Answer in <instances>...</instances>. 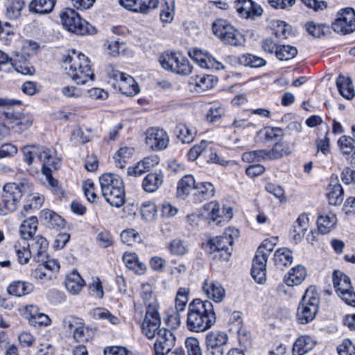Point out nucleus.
<instances>
[{
	"label": "nucleus",
	"mask_w": 355,
	"mask_h": 355,
	"mask_svg": "<svg viewBox=\"0 0 355 355\" xmlns=\"http://www.w3.org/2000/svg\"><path fill=\"white\" fill-rule=\"evenodd\" d=\"M216 320V313L211 302L197 298L189 304L187 318V328L189 331L204 332L210 329Z\"/></svg>",
	"instance_id": "1"
},
{
	"label": "nucleus",
	"mask_w": 355,
	"mask_h": 355,
	"mask_svg": "<svg viewBox=\"0 0 355 355\" xmlns=\"http://www.w3.org/2000/svg\"><path fill=\"white\" fill-rule=\"evenodd\" d=\"M102 196L112 207H120L125 202L124 184L120 176L105 173L99 178Z\"/></svg>",
	"instance_id": "2"
},
{
	"label": "nucleus",
	"mask_w": 355,
	"mask_h": 355,
	"mask_svg": "<svg viewBox=\"0 0 355 355\" xmlns=\"http://www.w3.org/2000/svg\"><path fill=\"white\" fill-rule=\"evenodd\" d=\"M49 243L47 240L42 236H36L29 243L26 241H18L14 245V248L17 257V260L20 264H26L29 261L32 254L33 259L40 263L43 261L46 257V250Z\"/></svg>",
	"instance_id": "3"
},
{
	"label": "nucleus",
	"mask_w": 355,
	"mask_h": 355,
	"mask_svg": "<svg viewBox=\"0 0 355 355\" xmlns=\"http://www.w3.org/2000/svg\"><path fill=\"white\" fill-rule=\"evenodd\" d=\"M31 182L24 180L19 183L10 182L6 184L3 188L2 202L0 205V215H6L17 209L19 200L23 195L32 191Z\"/></svg>",
	"instance_id": "4"
},
{
	"label": "nucleus",
	"mask_w": 355,
	"mask_h": 355,
	"mask_svg": "<svg viewBox=\"0 0 355 355\" xmlns=\"http://www.w3.org/2000/svg\"><path fill=\"white\" fill-rule=\"evenodd\" d=\"M212 31L223 42L228 44H238L241 43L239 38H243L244 42H252L255 37L254 33L251 31H245L244 35L241 34L226 20L223 19H216L212 24Z\"/></svg>",
	"instance_id": "5"
},
{
	"label": "nucleus",
	"mask_w": 355,
	"mask_h": 355,
	"mask_svg": "<svg viewBox=\"0 0 355 355\" xmlns=\"http://www.w3.org/2000/svg\"><path fill=\"white\" fill-rule=\"evenodd\" d=\"M319 304L320 298L315 288L310 286L306 290L297 309V322L302 324L312 322L318 312Z\"/></svg>",
	"instance_id": "6"
},
{
	"label": "nucleus",
	"mask_w": 355,
	"mask_h": 355,
	"mask_svg": "<svg viewBox=\"0 0 355 355\" xmlns=\"http://www.w3.org/2000/svg\"><path fill=\"white\" fill-rule=\"evenodd\" d=\"M275 244L270 241L264 240L258 248L252 261L251 275L259 284H263L266 279V262L270 253L273 251Z\"/></svg>",
	"instance_id": "7"
},
{
	"label": "nucleus",
	"mask_w": 355,
	"mask_h": 355,
	"mask_svg": "<svg viewBox=\"0 0 355 355\" xmlns=\"http://www.w3.org/2000/svg\"><path fill=\"white\" fill-rule=\"evenodd\" d=\"M334 287L338 295L347 305L355 306V293L349 277L340 270H334L332 275Z\"/></svg>",
	"instance_id": "8"
},
{
	"label": "nucleus",
	"mask_w": 355,
	"mask_h": 355,
	"mask_svg": "<svg viewBox=\"0 0 355 355\" xmlns=\"http://www.w3.org/2000/svg\"><path fill=\"white\" fill-rule=\"evenodd\" d=\"M76 58L80 61L78 68L71 64L74 61V58L71 55L64 56L63 62L69 66L65 67L67 74L76 82L77 85H85L89 80V64L84 54L79 53Z\"/></svg>",
	"instance_id": "9"
},
{
	"label": "nucleus",
	"mask_w": 355,
	"mask_h": 355,
	"mask_svg": "<svg viewBox=\"0 0 355 355\" xmlns=\"http://www.w3.org/2000/svg\"><path fill=\"white\" fill-rule=\"evenodd\" d=\"M232 236L227 232L220 236L211 239L207 243L209 248V253L213 254V258L222 261H227L232 254Z\"/></svg>",
	"instance_id": "10"
},
{
	"label": "nucleus",
	"mask_w": 355,
	"mask_h": 355,
	"mask_svg": "<svg viewBox=\"0 0 355 355\" xmlns=\"http://www.w3.org/2000/svg\"><path fill=\"white\" fill-rule=\"evenodd\" d=\"M331 28L342 35L351 34L355 31V11L352 8L341 9L338 17L332 22Z\"/></svg>",
	"instance_id": "11"
},
{
	"label": "nucleus",
	"mask_w": 355,
	"mask_h": 355,
	"mask_svg": "<svg viewBox=\"0 0 355 355\" xmlns=\"http://www.w3.org/2000/svg\"><path fill=\"white\" fill-rule=\"evenodd\" d=\"M60 16L62 24L68 31L77 35H84L88 32L87 22L83 21L73 9L65 8Z\"/></svg>",
	"instance_id": "12"
},
{
	"label": "nucleus",
	"mask_w": 355,
	"mask_h": 355,
	"mask_svg": "<svg viewBox=\"0 0 355 355\" xmlns=\"http://www.w3.org/2000/svg\"><path fill=\"white\" fill-rule=\"evenodd\" d=\"M146 144L153 150H162L167 148L169 144V137L162 128L152 127L145 132Z\"/></svg>",
	"instance_id": "13"
},
{
	"label": "nucleus",
	"mask_w": 355,
	"mask_h": 355,
	"mask_svg": "<svg viewBox=\"0 0 355 355\" xmlns=\"http://www.w3.org/2000/svg\"><path fill=\"white\" fill-rule=\"evenodd\" d=\"M188 53L189 57L202 68L217 70L225 69V66L221 62L200 48H192L189 50Z\"/></svg>",
	"instance_id": "14"
},
{
	"label": "nucleus",
	"mask_w": 355,
	"mask_h": 355,
	"mask_svg": "<svg viewBox=\"0 0 355 355\" xmlns=\"http://www.w3.org/2000/svg\"><path fill=\"white\" fill-rule=\"evenodd\" d=\"M175 338L173 333L164 328L159 329L154 343V355H166L174 347Z\"/></svg>",
	"instance_id": "15"
},
{
	"label": "nucleus",
	"mask_w": 355,
	"mask_h": 355,
	"mask_svg": "<svg viewBox=\"0 0 355 355\" xmlns=\"http://www.w3.org/2000/svg\"><path fill=\"white\" fill-rule=\"evenodd\" d=\"M24 161L31 165L34 159L36 158L42 164L46 159H51V151L42 146L28 145L23 148Z\"/></svg>",
	"instance_id": "16"
},
{
	"label": "nucleus",
	"mask_w": 355,
	"mask_h": 355,
	"mask_svg": "<svg viewBox=\"0 0 355 355\" xmlns=\"http://www.w3.org/2000/svg\"><path fill=\"white\" fill-rule=\"evenodd\" d=\"M119 4L128 10L146 14L157 8L159 0H119Z\"/></svg>",
	"instance_id": "17"
},
{
	"label": "nucleus",
	"mask_w": 355,
	"mask_h": 355,
	"mask_svg": "<svg viewBox=\"0 0 355 355\" xmlns=\"http://www.w3.org/2000/svg\"><path fill=\"white\" fill-rule=\"evenodd\" d=\"M234 8L239 15L245 19H254L262 15L261 7L252 0H236Z\"/></svg>",
	"instance_id": "18"
},
{
	"label": "nucleus",
	"mask_w": 355,
	"mask_h": 355,
	"mask_svg": "<svg viewBox=\"0 0 355 355\" xmlns=\"http://www.w3.org/2000/svg\"><path fill=\"white\" fill-rule=\"evenodd\" d=\"M160 324L161 319L158 311L150 314L146 313L145 318L141 326L142 332L147 338L152 339L155 336H157V332L160 329Z\"/></svg>",
	"instance_id": "19"
},
{
	"label": "nucleus",
	"mask_w": 355,
	"mask_h": 355,
	"mask_svg": "<svg viewBox=\"0 0 355 355\" xmlns=\"http://www.w3.org/2000/svg\"><path fill=\"white\" fill-rule=\"evenodd\" d=\"M202 289L207 297L215 302H222L225 296V288L219 282L214 280L205 279Z\"/></svg>",
	"instance_id": "20"
},
{
	"label": "nucleus",
	"mask_w": 355,
	"mask_h": 355,
	"mask_svg": "<svg viewBox=\"0 0 355 355\" xmlns=\"http://www.w3.org/2000/svg\"><path fill=\"white\" fill-rule=\"evenodd\" d=\"M214 193L215 188L211 182H198L192 195L193 201L195 203H200L212 198Z\"/></svg>",
	"instance_id": "21"
},
{
	"label": "nucleus",
	"mask_w": 355,
	"mask_h": 355,
	"mask_svg": "<svg viewBox=\"0 0 355 355\" xmlns=\"http://www.w3.org/2000/svg\"><path fill=\"white\" fill-rule=\"evenodd\" d=\"M293 150V144L289 141L281 140L276 142L270 150H266L268 160L280 159L290 155Z\"/></svg>",
	"instance_id": "22"
},
{
	"label": "nucleus",
	"mask_w": 355,
	"mask_h": 355,
	"mask_svg": "<svg viewBox=\"0 0 355 355\" xmlns=\"http://www.w3.org/2000/svg\"><path fill=\"white\" fill-rule=\"evenodd\" d=\"M121 76V78L114 84V87H117L121 94L126 96H134L137 94L139 89L135 79L131 76L126 73Z\"/></svg>",
	"instance_id": "23"
},
{
	"label": "nucleus",
	"mask_w": 355,
	"mask_h": 355,
	"mask_svg": "<svg viewBox=\"0 0 355 355\" xmlns=\"http://www.w3.org/2000/svg\"><path fill=\"white\" fill-rule=\"evenodd\" d=\"M309 227V218L306 214L299 216L291 230L293 240L295 243L302 241Z\"/></svg>",
	"instance_id": "24"
},
{
	"label": "nucleus",
	"mask_w": 355,
	"mask_h": 355,
	"mask_svg": "<svg viewBox=\"0 0 355 355\" xmlns=\"http://www.w3.org/2000/svg\"><path fill=\"white\" fill-rule=\"evenodd\" d=\"M85 286V282L76 270H73L66 275L65 287L69 293L77 295Z\"/></svg>",
	"instance_id": "25"
},
{
	"label": "nucleus",
	"mask_w": 355,
	"mask_h": 355,
	"mask_svg": "<svg viewBox=\"0 0 355 355\" xmlns=\"http://www.w3.org/2000/svg\"><path fill=\"white\" fill-rule=\"evenodd\" d=\"M140 296L145 305L146 313L150 314L157 312L158 303L153 295V288L150 284L142 285Z\"/></svg>",
	"instance_id": "26"
},
{
	"label": "nucleus",
	"mask_w": 355,
	"mask_h": 355,
	"mask_svg": "<svg viewBox=\"0 0 355 355\" xmlns=\"http://www.w3.org/2000/svg\"><path fill=\"white\" fill-rule=\"evenodd\" d=\"M38 220L35 216L28 217L24 220L19 227V233L21 241H27L29 239H33L34 235L37 230Z\"/></svg>",
	"instance_id": "27"
},
{
	"label": "nucleus",
	"mask_w": 355,
	"mask_h": 355,
	"mask_svg": "<svg viewBox=\"0 0 355 355\" xmlns=\"http://www.w3.org/2000/svg\"><path fill=\"white\" fill-rule=\"evenodd\" d=\"M265 51L275 53L276 57L280 60H288L297 54V49L294 46H263Z\"/></svg>",
	"instance_id": "28"
},
{
	"label": "nucleus",
	"mask_w": 355,
	"mask_h": 355,
	"mask_svg": "<svg viewBox=\"0 0 355 355\" xmlns=\"http://www.w3.org/2000/svg\"><path fill=\"white\" fill-rule=\"evenodd\" d=\"M336 178H331V182L327 187V197L329 203L332 205H339L343 202L344 191L339 183H337Z\"/></svg>",
	"instance_id": "29"
},
{
	"label": "nucleus",
	"mask_w": 355,
	"mask_h": 355,
	"mask_svg": "<svg viewBox=\"0 0 355 355\" xmlns=\"http://www.w3.org/2000/svg\"><path fill=\"white\" fill-rule=\"evenodd\" d=\"M306 276V268L298 265L292 268L284 277V282L288 286H294L300 284Z\"/></svg>",
	"instance_id": "30"
},
{
	"label": "nucleus",
	"mask_w": 355,
	"mask_h": 355,
	"mask_svg": "<svg viewBox=\"0 0 355 355\" xmlns=\"http://www.w3.org/2000/svg\"><path fill=\"white\" fill-rule=\"evenodd\" d=\"M34 290L32 283L24 281H14L9 284L7 292L9 295L21 297L31 293Z\"/></svg>",
	"instance_id": "31"
},
{
	"label": "nucleus",
	"mask_w": 355,
	"mask_h": 355,
	"mask_svg": "<svg viewBox=\"0 0 355 355\" xmlns=\"http://www.w3.org/2000/svg\"><path fill=\"white\" fill-rule=\"evenodd\" d=\"M340 94L346 99L350 100L355 96V91L350 78L339 75L336 81Z\"/></svg>",
	"instance_id": "32"
},
{
	"label": "nucleus",
	"mask_w": 355,
	"mask_h": 355,
	"mask_svg": "<svg viewBox=\"0 0 355 355\" xmlns=\"http://www.w3.org/2000/svg\"><path fill=\"white\" fill-rule=\"evenodd\" d=\"M315 343L309 336L299 337L293 344V355H304L315 347Z\"/></svg>",
	"instance_id": "33"
},
{
	"label": "nucleus",
	"mask_w": 355,
	"mask_h": 355,
	"mask_svg": "<svg viewBox=\"0 0 355 355\" xmlns=\"http://www.w3.org/2000/svg\"><path fill=\"white\" fill-rule=\"evenodd\" d=\"M163 178L160 171L148 174L143 180V189L149 193L157 191L163 183Z\"/></svg>",
	"instance_id": "34"
},
{
	"label": "nucleus",
	"mask_w": 355,
	"mask_h": 355,
	"mask_svg": "<svg viewBox=\"0 0 355 355\" xmlns=\"http://www.w3.org/2000/svg\"><path fill=\"white\" fill-rule=\"evenodd\" d=\"M196 182L193 176L186 175L183 176L178 182L177 187V196L179 198H184L191 191H194Z\"/></svg>",
	"instance_id": "35"
},
{
	"label": "nucleus",
	"mask_w": 355,
	"mask_h": 355,
	"mask_svg": "<svg viewBox=\"0 0 355 355\" xmlns=\"http://www.w3.org/2000/svg\"><path fill=\"white\" fill-rule=\"evenodd\" d=\"M123 261L128 268L139 275L143 274L146 269V265L139 261L135 253L125 252L123 255Z\"/></svg>",
	"instance_id": "36"
},
{
	"label": "nucleus",
	"mask_w": 355,
	"mask_h": 355,
	"mask_svg": "<svg viewBox=\"0 0 355 355\" xmlns=\"http://www.w3.org/2000/svg\"><path fill=\"white\" fill-rule=\"evenodd\" d=\"M308 33L313 37L320 38L326 37L331 33V28L324 24H315L313 21H308L305 24Z\"/></svg>",
	"instance_id": "37"
},
{
	"label": "nucleus",
	"mask_w": 355,
	"mask_h": 355,
	"mask_svg": "<svg viewBox=\"0 0 355 355\" xmlns=\"http://www.w3.org/2000/svg\"><path fill=\"white\" fill-rule=\"evenodd\" d=\"M176 134L182 143L190 144L193 141L197 130L195 128L189 127L186 124H179L176 126Z\"/></svg>",
	"instance_id": "38"
},
{
	"label": "nucleus",
	"mask_w": 355,
	"mask_h": 355,
	"mask_svg": "<svg viewBox=\"0 0 355 355\" xmlns=\"http://www.w3.org/2000/svg\"><path fill=\"white\" fill-rule=\"evenodd\" d=\"M6 117L11 121L14 125L20 126L21 129H26L33 123V117L29 114L6 112Z\"/></svg>",
	"instance_id": "39"
},
{
	"label": "nucleus",
	"mask_w": 355,
	"mask_h": 355,
	"mask_svg": "<svg viewBox=\"0 0 355 355\" xmlns=\"http://www.w3.org/2000/svg\"><path fill=\"white\" fill-rule=\"evenodd\" d=\"M55 3V0H33L30 5V11L39 14L50 12Z\"/></svg>",
	"instance_id": "40"
},
{
	"label": "nucleus",
	"mask_w": 355,
	"mask_h": 355,
	"mask_svg": "<svg viewBox=\"0 0 355 355\" xmlns=\"http://www.w3.org/2000/svg\"><path fill=\"white\" fill-rule=\"evenodd\" d=\"M171 59L175 61L172 72L183 76L189 75L192 72L193 67L190 64L188 59L182 54H180L178 58H172Z\"/></svg>",
	"instance_id": "41"
},
{
	"label": "nucleus",
	"mask_w": 355,
	"mask_h": 355,
	"mask_svg": "<svg viewBox=\"0 0 355 355\" xmlns=\"http://www.w3.org/2000/svg\"><path fill=\"white\" fill-rule=\"evenodd\" d=\"M228 340L225 333L220 331H211L206 336L207 347H224Z\"/></svg>",
	"instance_id": "42"
},
{
	"label": "nucleus",
	"mask_w": 355,
	"mask_h": 355,
	"mask_svg": "<svg viewBox=\"0 0 355 355\" xmlns=\"http://www.w3.org/2000/svg\"><path fill=\"white\" fill-rule=\"evenodd\" d=\"M336 223V218L334 215H320L317 220L318 231L326 234L331 232Z\"/></svg>",
	"instance_id": "43"
},
{
	"label": "nucleus",
	"mask_w": 355,
	"mask_h": 355,
	"mask_svg": "<svg viewBox=\"0 0 355 355\" xmlns=\"http://www.w3.org/2000/svg\"><path fill=\"white\" fill-rule=\"evenodd\" d=\"M41 217L45 220L49 227H64V219L55 212L45 209L41 211Z\"/></svg>",
	"instance_id": "44"
},
{
	"label": "nucleus",
	"mask_w": 355,
	"mask_h": 355,
	"mask_svg": "<svg viewBox=\"0 0 355 355\" xmlns=\"http://www.w3.org/2000/svg\"><path fill=\"white\" fill-rule=\"evenodd\" d=\"M273 261L277 266L289 265L293 261L292 252L286 248H279L275 251Z\"/></svg>",
	"instance_id": "45"
},
{
	"label": "nucleus",
	"mask_w": 355,
	"mask_h": 355,
	"mask_svg": "<svg viewBox=\"0 0 355 355\" xmlns=\"http://www.w3.org/2000/svg\"><path fill=\"white\" fill-rule=\"evenodd\" d=\"M134 151L133 148L127 146L119 148L113 157L116 166L119 168H123L127 159L131 157Z\"/></svg>",
	"instance_id": "46"
},
{
	"label": "nucleus",
	"mask_w": 355,
	"mask_h": 355,
	"mask_svg": "<svg viewBox=\"0 0 355 355\" xmlns=\"http://www.w3.org/2000/svg\"><path fill=\"white\" fill-rule=\"evenodd\" d=\"M175 15V1L163 0L161 7L160 18L163 21H171Z\"/></svg>",
	"instance_id": "47"
},
{
	"label": "nucleus",
	"mask_w": 355,
	"mask_h": 355,
	"mask_svg": "<svg viewBox=\"0 0 355 355\" xmlns=\"http://www.w3.org/2000/svg\"><path fill=\"white\" fill-rule=\"evenodd\" d=\"M266 64V61L261 57L250 53H245L241 55V65L251 68H259Z\"/></svg>",
	"instance_id": "48"
},
{
	"label": "nucleus",
	"mask_w": 355,
	"mask_h": 355,
	"mask_svg": "<svg viewBox=\"0 0 355 355\" xmlns=\"http://www.w3.org/2000/svg\"><path fill=\"white\" fill-rule=\"evenodd\" d=\"M24 2L21 0H8L6 3V15L9 19H16L21 13Z\"/></svg>",
	"instance_id": "49"
},
{
	"label": "nucleus",
	"mask_w": 355,
	"mask_h": 355,
	"mask_svg": "<svg viewBox=\"0 0 355 355\" xmlns=\"http://www.w3.org/2000/svg\"><path fill=\"white\" fill-rule=\"evenodd\" d=\"M168 248L172 254L177 256H183L189 251L188 245L179 239L171 241L168 243Z\"/></svg>",
	"instance_id": "50"
},
{
	"label": "nucleus",
	"mask_w": 355,
	"mask_h": 355,
	"mask_svg": "<svg viewBox=\"0 0 355 355\" xmlns=\"http://www.w3.org/2000/svg\"><path fill=\"white\" fill-rule=\"evenodd\" d=\"M216 83L212 76H199L196 78V87L198 92H205L212 88Z\"/></svg>",
	"instance_id": "51"
},
{
	"label": "nucleus",
	"mask_w": 355,
	"mask_h": 355,
	"mask_svg": "<svg viewBox=\"0 0 355 355\" xmlns=\"http://www.w3.org/2000/svg\"><path fill=\"white\" fill-rule=\"evenodd\" d=\"M121 242L127 245H133L136 243H140L141 241L139 234L134 229H128L121 233Z\"/></svg>",
	"instance_id": "52"
},
{
	"label": "nucleus",
	"mask_w": 355,
	"mask_h": 355,
	"mask_svg": "<svg viewBox=\"0 0 355 355\" xmlns=\"http://www.w3.org/2000/svg\"><path fill=\"white\" fill-rule=\"evenodd\" d=\"M49 187L51 191L60 199L66 197L64 189L59 185L58 181L53 178L51 173L46 169L45 174Z\"/></svg>",
	"instance_id": "53"
},
{
	"label": "nucleus",
	"mask_w": 355,
	"mask_h": 355,
	"mask_svg": "<svg viewBox=\"0 0 355 355\" xmlns=\"http://www.w3.org/2000/svg\"><path fill=\"white\" fill-rule=\"evenodd\" d=\"M209 143L205 140H202L198 145L192 147L188 152L187 156L189 160L194 161L199 156H205V154L208 153L207 146Z\"/></svg>",
	"instance_id": "54"
},
{
	"label": "nucleus",
	"mask_w": 355,
	"mask_h": 355,
	"mask_svg": "<svg viewBox=\"0 0 355 355\" xmlns=\"http://www.w3.org/2000/svg\"><path fill=\"white\" fill-rule=\"evenodd\" d=\"M209 143L205 140H202L198 145L192 147L188 152L187 156L189 160L194 161L199 156H205V154L208 153L207 146Z\"/></svg>",
	"instance_id": "55"
},
{
	"label": "nucleus",
	"mask_w": 355,
	"mask_h": 355,
	"mask_svg": "<svg viewBox=\"0 0 355 355\" xmlns=\"http://www.w3.org/2000/svg\"><path fill=\"white\" fill-rule=\"evenodd\" d=\"M141 214L142 218L146 221L154 220L157 216V207L155 204L151 202L143 203L141 207Z\"/></svg>",
	"instance_id": "56"
},
{
	"label": "nucleus",
	"mask_w": 355,
	"mask_h": 355,
	"mask_svg": "<svg viewBox=\"0 0 355 355\" xmlns=\"http://www.w3.org/2000/svg\"><path fill=\"white\" fill-rule=\"evenodd\" d=\"M180 54V53L175 52H165L159 55V62L164 69L173 71L175 65V61L172 60L171 58H178Z\"/></svg>",
	"instance_id": "57"
},
{
	"label": "nucleus",
	"mask_w": 355,
	"mask_h": 355,
	"mask_svg": "<svg viewBox=\"0 0 355 355\" xmlns=\"http://www.w3.org/2000/svg\"><path fill=\"white\" fill-rule=\"evenodd\" d=\"M189 290L186 288H180L175 297V309L178 313L183 311L187 304Z\"/></svg>",
	"instance_id": "58"
},
{
	"label": "nucleus",
	"mask_w": 355,
	"mask_h": 355,
	"mask_svg": "<svg viewBox=\"0 0 355 355\" xmlns=\"http://www.w3.org/2000/svg\"><path fill=\"white\" fill-rule=\"evenodd\" d=\"M338 145L345 155H350L355 150V141L351 137L342 136L338 141Z\"/></svg>",
	"instance_id": "59"
},
{
	"label": "nucleus",
	"mask_w": 355,
	"mask_h": 355,
	"mask_svg": "<svg viewBox=\"0 0 355 355\" xmlns=\"http://www.w3.org/2000/svg\"><path fill=\"white\" fill-rule=\"evenodd\" d=\"M242 159L246 162H260L268 160L266 150H256L245 152L242 155Z\"/></svg>",
	"instance_id": "60"
},
{
	"label": "nucleus",
	"mask_w": 355,
	"mask_h": 355,
	"mask_svg": "<svg viewBox=\"0 0 355 355\" xmlns=\"http://www.w3.org/2000/svg\"><path fill=\"white\" fill-rule=\"evenodd\" d=\"M92 316L95 319L107 320L113 324H118L119 319L113 315L107 309L105 308H96L92 311Z\"/></svg>",
	"instance_id": "61"
},
{
	"label": "nucleus",
	"mask_w": 355,
	"mask_h": 355,
	"mask_svg": "<svg viewBox=\"0 0 355 355\" xmlns=\"http://www.w3.org/2000/svg\"><path fill=\"white\" fill-rule=\"evenodd\" d=\"M275 34L280 39H286L293 35L291 26L283 21H277Z\"/></svg>",
	"instance_id": "62"
},
{
	"label": "nucleus",
	"mask_w": 355,
	"mask_h": 355,
	"mask_svg": "<svg viewBox=\"0 0 355 355\" xmlns=\"http://www.w3.org/2000/svg\"><path fill=\"white\" fill-rule=\"evenodd\" d=\"M81 322L82 320L72 315H67L62 320V327L67 332L71 334Z\"/></svg>",
	"instance_id": "63"
},
{
	"label": "nucleus",
	"mask_w": 355,
	"mask_h": 355,
	"mask_svg": "<svg viewBox=\"0 0 355 355\" xmlns=\"http://www.w3.org/2000/svg\"><path fill=\"white\" fill-rule=\"evenodd\" d=\"M188 355H202L199 341L194 337H189L185 340Z\"/></svg>",
	"instance_id": "64"
}]
</instances>
